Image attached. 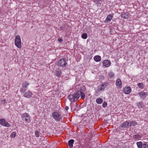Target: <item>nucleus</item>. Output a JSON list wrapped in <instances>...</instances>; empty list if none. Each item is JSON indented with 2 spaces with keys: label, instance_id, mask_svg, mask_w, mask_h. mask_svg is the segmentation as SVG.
I'll return each mask as SVG.
<instances>
[{
  "label": "nucleus",
  "instance_id": "1",
  "mask_svg": "<svg viewBox=\"0 0 148 148\" xmlns=\"http://www.w3.org/2000/svg\"><path fill=\"white\" fill-rule=\"evenodd\" d=\"M81 93L80 90L75 92L73 94L70 95L68 96V98L71 102H76L79 98Z\"/></svg>",
  "mask_w": 148,
  "mask_h": 148
},
{
  "label": "nucleus",
  "instance_id": "2",
  "mask_svg": "<svg viewBox=\"0 0 148 148\" xmlns=\"http://www.w3.org/2000/svg\"><path fill=\"white\" fill-rule=\"evenodd\" d=\"M22 120L27 123H29L30 121V117L29 115L26 113H23L22 116Z\"/></svg>",
  "mask_w": 148,
  "mask_h": 148
},
{
  "label": "nucleus",
  "instance_id": "3",
  "mask_svg": "<svg viewBox=\"0 0 148 148\" xmlns=\"http://www.w3.org/2000/svg\"><path fill=\"white\" fill-rule=\"evenodd\" d=\"M108 84L107 82H103L101 85L98 86V89L97 90L96 92L103 91Z\"/></svg>",
  "mask_w": 148,
  "mask_h": 148
},
{
  "label": "nucleus",
  "instance_id": "4",
  "mask_svg": "<svg viewBox=\"0 0 148 148\" xmlns=\"http://www.w3.org/2000/svg\"><path fill=\"white\" fill-rule=\"evenodd\" d=\"M57 64L59 66L65 67L67 64V63L64 59L62 58L58 62Z\"/></svg>",
  "mask_w": 148,
  "mask_h": 148
},
{
  "label": "nucleus",
  "instance_id": "5",
  "mask_svg": "<svg viewBox=\"0 0 148 148\" xmlns=\"http://www.w3.org/2000/svg\"><path fill=\"white\" fill-rule=\"evenodd\" d=\"M29 83L27 82H24L22 84V87L20 88V92H23L25 91L26 89L29 85Z\"/></svg>",
  "mask_w": 148,
  "mask_h": 148
},
{
  "label": "nucleus",
  "instance_id": "6",
  "mask_svg": "<svg viewBox=\"0 0 148 148\" xmlns=\"http://www.w3.org/2000/svg\"><path fill=\"white\" fill-rule=\"evenodd\" d=\"M136 144L138 148H148V144L146 142L143 143L142 142L140 141L137 142Z\"/></svg>",
  "mask_w": 148,
  "mask_h": 148
},
{
  "label": "nucleus",
  "instance_id": "7",
  "mask_svg": "<svg viewBox=\"0 0 148 148\" xmlns=\"http://www.w3.org/2000/svg\"><path fill=\"white\" fill-rule=\"evenodd\" d=\"M52 116L54 119L57 121H60L61 118L60 114L57 112H54L52 114Z\"/></svg>",
  "mask_w": 148,
  "mask_h": 148
},
{
  "label": "nucleus",
  "instance_id": "8",
  "mask_svg": "<svg viewBox=\"0 0 148 148\" xmlns=\"http://www.w3.org/2000/svg\"><path fill=\"white\" fill-rule=\"evenodd\" d=\"M15 38L14 42L15 45L18 48H21V45L20 38Z\"/></svg>",
  "mask_w": 148,
  "mask_h": 148
},
{
  "label": "nucleus",
  "instance_id": "9",
  "mask_svg": "<svg viewBox=\"0 0 148 148\" xmlns=\"http://www.w3.org/2000/svg\"><path fill=\"white\" fill-rule=\"evenodd\" d=\"M0 124L4 126L8 127L10 126V125L8 122L5 121L4 119H0Z\"/></svg>",
  "mask_w": 148,
  "mask_h": 148
},
{
  "label": "nucleus",
  "instance_id": "10",
  "mask_svg": "<svg viewBox=\"0 0 148 148\" xmlns=\"http://www.w3.org/2000/svg\"><path fill=\"white\" fill-rule=\"evenodd\" d=\"M123 91L125 94H129L131 92V88L130 87L126 86L123 88Z\"/></svg>",
  "mask_w": 148,
  "mask_h": 148
},
{
  "label": "nucleus",
  "instance_id": "11",
  "mask_svg": "<svg viewBox=\"0 0 148 148\" xmlns=\"http://www.w3.org/2000/svg\"><path fill=\"white\" fill-rule=\"evenodd\" d=\"M32 93L30 91L28 90L24 93V96L27 98H30L32 95Z\"/></svg>",
  "mask_w": 148,
  "mask_h": 148
},
{
  "label": "nucleus",
  "instance_id": "12",
  "mask_svg": "<svg viewBox=\"0 0 148 148\" xmlns=\"http://www.w3.org/2000/svg\"><path fill=\"white\" fill-rule=\"evenodd\" d=\"M139 95L141 98L142 99L145 98L147 96V94L144 91H141L139 93Z\"/></svg>",
  "mask_w": 148,
  "mask_h": 148
},
{
  "label": "nucleus",
  "instance_id": "13",
  "mask_svg": "<svg viewBox=\"0 0 148 148\" xmlns=\"http://www.w3.org/2000/svg\"><path fill=\"white\" fill-rule=\"evenodd\" d=\"M130 125V123L129 122L126 121L123 122L121 125L120 127H122L124 128H127L128 126H129Z\"/></svg>",
  "mask_w": 148,
  "mask_h": 148
},
{
  "label": "nucleus",
  "instance_id": "14",
  "mask_svg": "<svg viewBox=\"0 0 148 148\" xmlns=\"http://www.w3.org/2000/svg\"><path fill=\"white\" fill-rule=\"evenodd\" d=\"M103 64L106 67H109L110 65V62L108 60H106L103 62Z\"/></svg>",
  "mask_w": 148,
  "mask_h": 148
},
{
  "label": "nucleus",
  "instance_id": "15",
  "mask_svg": "<svg viewBox=\"0 0 148 148\" xmlns=\"http://www.w3.org/2000/svg\"><path fill=\"white\" fill-rule=\"evenodd\" d=\"M129 14L127 12H122L121 14V17L125 19H127L129 16Z\"/></svg>",
  "mask_w": 148,
  "mask_h": 148
},
{
  "label": "nucleus",
  "instance_id": "16",
  "mask_svg": "<svg viewBox=\"0 0 148 148\" xmlns=\"http://www.w3.org/2000/svg\"><path fill=\"white\" fill-rule=\"evenodd\" d=\"M55 73L57 77L60 76L61 74V72L59 68L56 69L55 71Z\"/></svg>",
  "mask_w": 148,
  "mask_h": 148
},
{
  "label": "nucleus",
  "instance_id": "17",
  "mask_svg": "<svg viewBox=\"0 0 148 148\" xmlns=\"http://www.w3.org/2000/svg\"><path fill=\"white\" fill-rule=\"evenodd\" d=\"M116 84L120 88L121 87L122 82L120 79H117L116 81Z\"/></svg>",
  "mask_w": 148,
  "mask_h": 148
},
{
  "label": "nucleus",
  "instance_id": "18",
  "mask_svg": "<svg viewBox=\"0 0 148 148\" xmlns=\"http://www.w3.org/2000/svg\"><path fill=\"white\" fill-rule=\"evenodd\" d=\"M94 59L96 62H99L101 60V58L99 56H96L94 57Z\"/></svg>",
  "mask_w": 148,
  "mask_h": 148
},
{
  "label": "nucleus",
  "instance_id": "19",
  "mask_svg": "<svg viewBox=\"0 0 148 148\" xmlns=\"http://www.w3.org/2000/svg\"><path fill=\"white\" fill-rule=\"evenodd\" d=\"M74 140L71 139L69 140L68 142V144L69 147L70 148H72L73 147V144L74 142Z\"/></svg>",
  "mask_w": 148,
  "mask_h": 148
},
{
  "label": "nucleus",
  "instance_id": "20",
  "mask_svg": "<svg viewBox=\"0 0 148 148\" xmlns=\"http://www.w3.org/2000/svg\"><path fill=\"white\" fill-rule=\"evenodd\" d=\"M108 77L110 78H113L114 76V73L111 71H110L108 73Z\"/></svg>",
  "mask_w": 148,
  "mask_h": 148
},
{
  "label": "nucleus",
  "instance_id": "21",
  "mask_svg": "<svg viewBox=\"0 0 148 148\" xmlns=\"http://www.w3.org/2000/svg\"><path fill=\"white\" fill-rule=\"evenodd\" d=\"M112 15L109 14L108 15L106 18V22H109L112 19Z\"/></svg>",
  "mask_w": 148,
  "mask_h": 148
},
{
  "label": "nucleus",
  "instance_id": "22",
  "mask_svg": "<svg viewBox=\"0 0 148 148\" xmlns=\"http://www.w3.org/2000/svg\"><path fill=\"white\" fill-rule=\"evenodd\" d=\"M96 102L99 104H101L103 102V99L101 98H99L96 99Z\"/></svg>",
  "mask_w": 148,
  "mask_h": 148
},
{
  "label": "nucleus",
  "instance_id": "23",
  "mask_svg": "<svg viewBox=\"0 0 148 148\" xmlns=\"http://www.w3.org/2000/svg\"><path fill=\"white\" fill-rule=\"evenodd\" d=\"M141 138V136L139 134H136L134 135L133 138L134 140H138Z\"/></svg>",
  "mask_w": 148,
  "mask_h": 148
},
{
  "label": "nucleus",
  "instance_id": "24",
  "mask_svg": "<svg viewBox=\"0 0 148 148\" xmlns=\"http://www.w3.org/2000/svg\"><path fill=\"white\" fill-rule=\"evenodd\" d=\"M130 123V127L135 126L137 124V122L135 121H131Z\"/></svg>",
  "mask_w": 148,
  "mask_h": 148
},
{
  "label": "nucleus",
  "instance_id": "25",
  "mask_svg": "<svg viewBox=\"0 0 148 148\" xmlns=\"http://www.w3.org/2000/svg\"><path fill=\"white\" fill-rule=\"evenodd\" d=\"M80 92V94H80V96L81 97V98L82 99H84L85 97V93L84 92L81 91Z\"/></svg>",
  "mask_w": 148,
  "mask_h": 148
},
{
  "label": "nucleus",
  "instance_id": "26",
  "mask_svg": "<svg viewBox=\"0 0 148 148\" xmlns=\"http://www.w3.org/2000/svg\"><path fill=\"white\" fill-rule=\"evenodd\" d=\"M137 85L139 88H143L144 87V84L142 83H138Z\"/></svg>",
  "mask_w": 148,
  "mask_h": 148
},
{
  "label": "nucleus",
  "instance_id": "27",
  "mask_svg": "<svg viewBox=\"0 0 148 148\" xmlns=\"http://www.w3.org/2000/svg\"><path fill=\"white\" fill-rule=\"evenodd\" d=\"M16 136V132H13L10 135L12 138H14Z\"/></svg>",
  "mask_w": 148,
  "mask_h": 148
},
{
  "label": "nucleus",
  "instance_id": "28",
  "mask_svg": "<svg viewBox=\"0 0 148 148\" xmlns=\"http://www.w3.org/2000/svg\"><path fill=\"white\" fill-rule=\"evenodd\" d=\"M35 134L37 137H38L40 136V132L38 131H36L35 132Z\"/></svg>",
  "mask_w": 148,
  "mask_h": 148
},
{
  "label": "nucleus",
  "instance_id": "29",
  "mask_svg": "<svg viewBox=\"0 0 148 148\" xmlns=\"http://www.w3.org/2000/svg\"><path fill=\"white\" fill-rule=\"evenodd\" d=\"M107 105V103L106 102H104L102 104V106L103 108H105Z\"/></svg>",
  "mask_w": 148,
  "mask_h": 148
},
{
  "label": "nucleus",
  "instance_id": "30",
  "mask_svg": "<svg viewBox=\"0 0 148 148\" xmlns=\"http://www.w3.org/2000/svg\"><path fill=\"white\" fill-rule=\"evenodd\" d=\"M82 37H87V35L86 34L83 33L82 35Z\"/></svg>",
  "mask_w": 148,
  "mask_h": 148
},
{
  "label": "nucleus",
  "instance_id": "31",
  "mask_svg": "<svg viewBox=\"0 0 148 148\" xmlns=\"http://www.w3.org/2000/svg\"><path fill=\"white\" fill-rule=\"evenodd\" d=\"M85 89V88L84 86L80 88V90L82 91H84Z\"/></svg>",
  "mask_w": 148,
  "mask_h": 148
},
{
  "label": "nucleus",
  "instance_id": "32",
  "mask_svg": "<svg viewBox=\"0 0 148 148\" xmlns=\"http://www.w3.org/2000/svg\"><path fill=\"white\" fill-rule=\"evenodd\" d=\"M138 106L139 107H142V103L139 102L138 103Z\"/></svg>",
  "mask_w": 148,
  "mask_h": 148
},
{
  "label": "nucleus",
  "instance_id": "33",
  "mask_svg": "<svg viewBox=\"0 0 148 148\" xmlns=\"http://www.w3.org/2000/svg\"><path fill=\"white\" fill-rule=\"evenodd\" d=\"M58 41L59 42H61L63 41V40L61 38H59L58 40Z\"/></svg>",
  "mask_w": 148,
  "mask_h": 148
},
{
  "label": "nucleus",
  "instance_id": "34",
  "mask_svg": "<svg viewBox=\"0 0 148 148\" xmlns=\"http://www.w3.org/2000/svg\"><path fill=\"white\" fill-rule=\"evenodd\" d=\"M3 103H7V102L5 100H4L3 101Z\"/></svg>",
  "mask_w": 148,
  "mask_h": 148
},
{
  "label": "nucleus",
  "instance_id": "35",
  "mask_svg": "<svg viewBox=\"0 0 148 148\" xmlns=\"http://www.w3.org/2000/svg\"><path fill=\"white\" fill-rule=\"evenodd\" d=\"M69 109V107L68 106H66L65 108V109L66 110H67Z\"/></svg>",
  "mask_w": 148,
  "mask_h": 148
},
{
  "label": "nucleus",
  "instance_id": "36",
  "mask_svg": "<svg viewBox=\"0 0 148 148\" xmlns=\"http://www.w3.org/2000/svg\"><path fill=\"white\" fill-rule=\"evenodd\" d=\"M63 28L62 27H60L59 29L60 30H62L63 29Z\"/></svg>",
  "mask_w": 148,
  "mask_h": 148
},
{
  "label": "nucleus",
  "instance_id": "37",
  "mask_svg": "<svg viewBox=\"0 0 148 148\" xmlns=\"http://www.w3.org/2000/svg\"><path fill=\"white\" fill-rule=\"evenodd\" d=\"M82 38L84 39H86L87 38Z\"/></svg>",
  "mask_w": 148,
  "mask_h": 148
},
{
  "label": "nucleus",
  "instance_id": "38",
  "mask_svg": "<svg viewBox=\"0 0 148 148\" xmlns=\"http://www.w3.org/2000/svg\"><path fill=\"white\" fill-rule=\"evenodd\" d=\"M16 37H18V36H16Z\"/></svg>",
  "mask_w": 148,
  "mask_h": 148
}]
</instances>
